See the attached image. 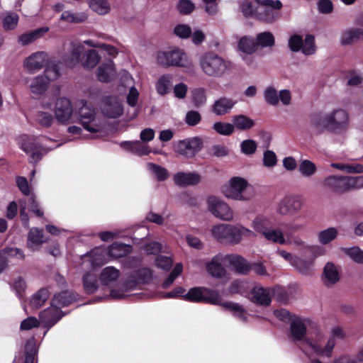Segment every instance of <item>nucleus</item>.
<instances>
[{"label": "nucleus", "instance_id": "nucleus-6", "mask_svg": "<svg viewBox=\"0 0 363 363\" xmlns=\"http://www.w3.org/2000/svg\"><path fill=\"white\" fill-rule=\"evenodd\" d=\"M80 108L77 111L79 123L87 131L90 133H98L102 129V123L97 116L96 111L88 102L82 99L79 101Z\"/></svg>", "mask_w": 363, "mask_h": 363}, {"label": "nucleus", "instance_id": "nucleus-26", "mask_svg": "<svg viewBox=\"0 0 363 363\" xmlns=\"http://www.w3.org/2000/svg\"><path fill=\"white\" fill-rule=\"evenodd\" d=\"M236 104V101L230 98L220 97L212 105V112L216 116L228 113Z\"/></svg>", "mask_w": 363, "mask_h": 363}, {"label": "nucleus", "instance_id": "nucleus-47", "mask_svg": "<svg viewBox=\"0 0 363 363\" xmlns=\"http://www.w3.org/2000/svg\"><path fill=\"white\" fill-rule=\"evenodd\" d=\"M89 7L100 15L108 13L111 9L107 0H88Z\"/></svg>", "mask_w": 363, "mask_h": 363}, {"label": "nucleus", "instance_id": "nucleus-33", "mask_svg": "<svg viewBox=\"0 0 363 363\" xmlns=\"http://www.w3.org/2000/svg\"><path fill=\"white\" fill-rule=\"evenodd\" d=\"M340 279L337 267L331 262H328L323 269V280L325 285L330 286L335 284Z\"/></svg>", "mask_w": 363, "mask_h": 363}, {"label": "nucleus", "instance_id": "nucleus-19", "mask_svg": "<svg viewBox=\"0 0 363 363\" xmlns=\"http://www.w3.org/2000/svg\"><path fill=\"white\" fill-rule=\"evenodd\" d=\"M73 113L71 101L66 97L57 99L55 104V116L57 121L66 123L69 121Z\"/></svg>", "mask_w": 363, "mask_h": 363}, {"label": "nucleus", "instance_id": "nucleus-28", "mask_svg": "<svg viewBox=\"0 0 363 363\" xmlns=\"http://www.w3.org/2000/svg\"><path fill=\"white\" fill-rule=\"evenodd\" d=\"M77 296L72 291H64L54 296L51 304L60 309L62 307L68 306L77 300Z\"/></svg>", "mask_w": 363, "mask_h": 363}, {"label": "nucleus", "instance_id": "nucleus-41", "mask_svg": "<svg viewBox=\"0 0 363 363\" xmlns=\"http://www.w3.org/2000/svg\"><path fill=\"white\" fill-rule=\"evenodd\" d=\"M234 128L240 130H246L255 125V121L245 115L240 114L234 116L232 118Z\"/></svg>", "mask_w": 363, "mask_h": 363}, {"label": "nucleus", "instance_id": "nucleus-32", "mask_svg": "<svg viewBox=\"0 0 363 363\" xmlns=\"http://www.w3.org/2000/svg\"><path fill=\"white\" fill-rule=\"evenodd\" d=\"M120 275V271L116 268L106 267L101 270L99 279L102 285L108 286L117 281Z\"/></svg>", "mask_w": 363, "mask_h": 363}, {"label": "nucleus", "instance_id": "nucleus-46", "mask_svg": "<svg viewBox=\"0 0 363 363\" xmlns=\"http://www.w3.org/2000/svg\"><path fill=\"white\" fill-rule=\"evenodd\" d=\"M83 285L87 294L94 293L98 288V280L96 274L86 273L83 277Z\"/></svg>", "mask_w": 363, "mask_h": 363}, {"label": "nucleus", "instance_id": "nucleus-44", "mask_svg": "<svg viewBox=\"0 0 363 363\" xmlns=\"http://www.w3.org/2000/svg\"><path fill=\"white\" fill-rule=\"evenodd\" d=\"M50 293L48 289H40L35 294L33 295L30 305L34 309L40 308L44 303L48 299Z\"/></svg>", "mask_w": 363, "mask_h": 363}, {"label": "nucleus", "instance_id": "nucleus-30", "mask_svg": "<svg viewBox=\"0 0 363 363\" xmlns=\"http://www.w3.org/2000/svg\"><path fill=\"white\" fill-rule=\"evenodd\" d=\"M174 180L177 185L189 186L199 184L201 177L199 174L194 172H178L174 175Z\"/></svg>", "mask_w": 363, "mask_h": 363}, {"label": "nucleus", "instance_id": "nucleus-15", "mask_svg": "<svg viewBox=\"0 0 363 363\" xmlns=\"http://www.w3.org/2000/svg\"><path fill=\"white\" fill-rule=\"evenodd\" d=\"M203 147V141L199 137L179 140L175 145V151L187 158L195 156Z\"/></svg>", "mask_w": 363, "mask_h": 363}, {"label": "nucleus", "instance_id": "nucleus-58", "mask_svg": "<svg viewBox=\"0 0 363 363\" xmlns=\"http://www.w3.org/2000/svg\"><path fill=\"white\" fill-rule=\"evenodd\" d=\"M203 289L200 287L191 289L187 294H185L184 298L193 302H202L203 296Z\"/></svg>", "mask_w": 363, "mask_h": 363}, {"label": "nucleus", "instance_id": "nucleus-17", "mask_svg": "<svg viewBox=\"0 0 363 363\" xmlns=\"http://www.w3.org/2000/svg\"><path fill=\"white\" fill-rule=\"evenodd\" d=\"M302 207L301 199L298 196H286L279 201L277 211L283 216L296 213Z\"/></svg>", "mask_w": 363, "mask_h": 363}, {"label": "nucleus", "instance_id": "nucleus-8", "mask_svg": "<svg viewBox=\"0 0 363 363\" xmlns=\"http://www.w3.org/2000/svg\"><path fill=\"white\" fill-rule=\"evenodd\" d=\"M152 278V272L147 268H140L133 271L123 285V291L112 289L110 296L116 299H121L125 296V292L133 290L138 285L147 283Z\"/></svg>", "mask_w": 363, "mask_h": 363}, {"label": "nucleus", "instance_id": "nucleus-3", "mask_svg": "<svg viewBox=\"0 0 363 363\" xmlns=\"http://www.w3.org/2000/svg\"><path fill=\"white\" fill-rule=\"evenodd\" d=\"M212 236L218 242H228L233 245L238 244L242 238H253L255 233L252 230L240 224L230 225L220 223L213 226Z\"/></svg>", "mask_w": 363, "mask_h": 363}, {"label": "nucleus", "instance_id": "nucleus-64", "mask_svg": "<svg viewBox=\"0 0 363 363\" xmlns=\"http://www.w3.org/2000/svg\"><path fill=\"white\" fill-rule=\"evenodd\" d=\"M173 264L172 258L166 255H160L155 259V264L163 270H169Z\"/></svg>", "mask_w": 363, "mask_h": 363}, {"label": "nucleus", "instance_id": "nucleus-37", "mask_svg": "<svg viewBox=\"0 0 363 363\" xmlns=\"http://www.w3.org/2000/svg\"><path fill=\"white\" fill-rule=\"evenodd\" d=\"M363 39L362 28H352L342 33L341 43L342 45H350Z\"/></svg>", "mask_w": 363, "mask_h": 363}, {"label": "nucleus", "instance_id": "nucleus-12", "mask_svg": "<svg viewBox=\"0 0 363 363\" xmlns=\"http://www.w3.org/2000/svg\"><path fill=\"white\" fill-rule=\"evenodd\" d=\"M223 192L226 197L238 201L250 200L254 195L247 181L241 177L232 178L229 186L223 187Z\"/></svg>", "mask_w": 363, "mask_h": 363}, {"label": "nucleus", "instance_id": "nucleus-45", "mask_svg": "<svg viewBox=\"0 0 363 363\" xmlns=\"http://www.w3.org/2000/svg\"><path fill=\"white\" fill-rule=\"evenodd\" d=\"M172 77L170 74H164L158 79L155 87L160 95L164 96L168 93L172 86Z\"/></svg>", "mask_w": 363, "mask_h": 363}, {"label": "nucleus", "instance_id": "nucleus-7", "mask_svg": "<svg viewBox=\"0 0 363 363\" xmlns=\"http://www.w3.org/2000/svg\"><path fill=\"white\" fill-rule=\"evenodd\" d=\"M274 223L271 217L259 215L252 220V227L255 232L262 235L267 240L275 242H284V233L274 229Z\"/></svg>", "mask_w": 363, "mask_h": 363}, {"label": "nucleus", "instance_id": "nucleus-54", "mask_svg": "<svg viewBox=\"0 0 363 363\" xmlns=\"http://www.w3.org/2000/svg\"><path fill=\"white\" fill-rule=\"evenodd\" d=\"M206 94L203 88H197L192 91V101L196 107L203 106L206 103Z\"/></svg>", "mask_w": 363, "mask_h": 363}, {"label": "nucleus", "instance_id": "nucleus-61", "mask_svg": "<svg viewBox=\"0 0 363 363\" xmlns=\"http://www.w3.org/2000/svg\"><path fill=\"white\" fill-rule=\"evenodd\" d=\"M264 98L266 102L272 106H276L279 103V96L277 90L272 86H268L264 92Z\"/></svg>", "mask_w": 363, "mask_h": 363}, {"label": "nucleus", "instance_id": "nucleus-51", "mask_svg": "<svg viewBox=\"0 0 363 363\" xmlns=\"http://www.w3.org/2000/svg\"><path fill=\"white\" fill-rule=\"evenodd\" d=\"M147 168L152 174L155 175L158 181H164L168 177L167 170L160 165L149 162L147 164Z\"/></svg>", "mask_w": 363, "mask_h": 363}, {"label": "nucleus", "instance_id": "nucleus-24", "mask_svg": "<svg viewBox=\"0 0 363 363\" xmlns=\"http://www.w3.org/2000/svg\"><path fill=\"white\" fill-rule=\"evenodd\" d=\"M116 77L114 63L111 60H106L97 69V78L100 82H109Z\"/></svg>", "mask_w": 363, "mask_h": 363}, {"label": "nucleus", "instance_id": "nucleus-35", "mask_svg": "<svg viewBox=\"0 0 363 363\" xmlns=\"http://www.w3.org/2000/svg\"><path fill=\"white\" fill-rule=\"evenodd\" d=\"M14 257L18 259H23L24 255L21 249L15 247L5 248L0 252V273L3 272L6 266L7 257Z\"/></svg>", "mask_w": 363, "mask_h": 363}, {"label": "nucleus", "instance_id": "nucleus-16", "mask_svg": "<svg viewBox=\"0 0 363 363\" xmlns=\"http://www.w3.org/2000/svg\"><path fill=\"white\" fill-rule=\"evenodd\" d=\"M102 114L109 118H116L123 113V107L116 96H108L103 99L101 105Z\"/></svg>", "mask_w": 363, "mask_h": 363}, {"label": "nucleus", "instance_id": "nucleus-23", "mask_svg": "<svg viewBox=\"0 0 363 363\" xmlns=\"http://www.w3.org/2000/svg\"><path fill=\"white\" fill-rule=\"evenodd\" d=\"M272 292L270 288L255 286L251 291V301L259 305L268 306L272 301Z\"/></svg>", "mask_w": 363, "mask_h": 363}, {"label": "nucleus", "instance_id": "nucleus-59", "mask_svg": "<svg viewBox=\"0 0 363 363\" xmlns=\"http://www.w3.org/2000/svg\"><path fill=\"white\" fill-rule=\"evenodd\" d=\"M40 75L45 77V79H47L50 84L51 82L57 80L60 77V72L57 65H49L45 68L43 74Z\"/></svg>", "mask_w": 363, "mask_h": 363}, {"label": "nucleus", "instance_id": "nucleus-43", "mask_svg": "<svg viewBox=\"0 0 363 363\" xmlns=\"http://www.w3.org/2000/svg\"><path fill=\"white\" fill-rule=\"evenodd\" d=\"M101 57L95 50H89L84 53L81 61L83 67L94 68L100 61Z\"/></svg>", "mask_w": 363, "mask_h": 363}, {"label": "nucleus", "instance_id": "nucleus-63", "mask_svg": "<svg viewBox=\"0 0 363 363\" xmlns=\"http://www.w3.org/2000/svg\"><path fill=\"white\" fill-rule=\"evenodd\" d=\"M240 8L245 17H254L256 18L257 7L255 8L251 1L247 0L243 1L240 5Z\"/></svg>", "mask_w": 363, "mask_h": 363}, {"label": "nucleus", "instance_id": "nucleus-4", "mask_svg": "<svg viewBox=\"0 0 363 363\" xmlns=\"http://www.w3.org/2000/svg\"><path fill=\"white\" fill-rule=\"evenodd\" d=\"M199 65L206 76L221 78L228 73L231 64L213 52H206L200 55Z\"/></svg>", "mask_w": 363, "mask_h": 363}, {"label": "nucleus", "instance_id": "nucleus-52", "mask_svg": "<svg viewBox=\"0 0 363 363\" xmlns=\"http://www.w3.org/2000/svg\"><path fill=\"white\" fill-rule=\"evenodd\" d=\"M26 357L23 363H33L37 348L34 338L28 340L25 346Z\"/></svg>", "mask_w": 363, "mask_h": 363}, {"label": "nucleus", "instance_id": "nucleus-25", "mask_svg": "<svg viewBox=\"0 0 363 363\" xmlns=\"http://www.w3.org/2000/svg\"><path fill=\"white\" fill-rule=\"evenodd\" d=\"M62 317V311L51 304L50 308L40 313V320L47 326L51 327L57 323Z\"/></svg>", "mask_w": 363, "mask_h": 363}, {"label": "nucleus", "instance_id": "nucleus-48", "mask_svg": "<svg viewBox=\"0 0 363 363\" xmlns=\"http://www.w3.org/2000/svg\"><path fill=\"white\" fill-rule=\"evenodd\" d=\"M43 230L33 228L30 229L28 237V246L33 249L34 245H40L43 242Z\"/></svg>", "mask_w": 363, "mask_h": 363}, {"label": "nucleus", "instance_id": "nucleus-11", "mask_svg": "<svg viewBox=\"0 0 363 363\" xmlns=\"http://www.w3.org/2000/svg\"><path fill=\"white\" fill-rule=\"evenodd\" d=\"M38 138L23 135L19 138L20 147L30 155V162L37 163L52 147H45Z\"/></svg>", "mask_w": 363, "mask_h": 363}, {"label": "nucleus", "instance_id": "nucleus-39", "mask_svg": "<svg viewBox=\"0 0 363 363\" xmlns=\"http://www.w3.org/2000/svg\"><path fill=\"white\" fill-rule=\"evenodd\" d=\"M1 18L3 28L6 31L14 30L17 27L19 21L18 15L14 12L3 13Z\"/></svg>", "mask_w": 363, "mask_h": 363}, {"label": "nucleus", "instance_id": "nucleus-53", "mask_svg": "<svg viewBox=\"0 0 363 363\" xmlns=\"http://www.w3.org/2000/svg\"><path fill=\"white\" fill-rule=\"evenodd\" d=\"M337 235V230L335 228H329L318 233V240L323 245H326L333 241Z\"/></svg>", "mask_w": 363, "mask_h": 363}, {"label": "nucleus", "instance_id": "nucleus-42", "mask_svg": "<svg viewBox=\"0 0 363 363\" xmlns=\"http://www.w3.org/2000/svg\"><path fill=\"white\" fill-rule=\"evenodd\" d=\"M107 255V250L104 248L96 247L92 250L89 255L91 266L94 267L104 264Z\"/></svg>", "mask_w": 363, "mask_h": 363}, {"label": "nucleus", "instance_id": "nucleus-2", "mask_svg": "<svg viewBox=\"0 0 363 363\" xmlns=\"http://www.w3.org/2000/svg\"><path fill=\"white\" fill-rule=\"evenodd\" d=\"M311 130L313 134H320L327 130L340 133L347 129L348 114L341 108L334 110L324 116H314L311 120Z\"/></svg>", "mask_w": 363, "mask_h": 363}, {"label": "nucleus", "instance_id": "nucleus-13", "mask_svg": "<svg viewBox=\"0 0 363 363\" xmlns=\"http://www.w3.org/2000/svg\"><path fill=\"white\" fill-rule=\"evenodd\" d=\"M203 301L213 305H220L222 307L231 311L234 315L240 320L245 322L246 316L244 313V309L242 306L233 302H222L221 297L218 291L208 289L206 288L203 289Z\"/></svg>", "mask_w": 363, "mask_h": 363}, {"label": "nucleus", "instance_id": "nucleus-22", "mask_svg": "<svg viewBox=\"0 0 363 363\" xmlns=\"http://www.w3.org/2000/svg\"><path fill=\"white\" fill-rule=\"evenodd\" d=\"M226 266L232 267L237 273L246 274L251 270L250 264L242 257L238 255H225Z\"/></svg>", "mask_w": 363, "mask_h": 363}, {"label": "nucleus", "instance_id": "nucleus-29", "mask_svg": "<svg viewBox=\"0 0 363 363\" xmlns=\"http://www.w3.org/2000/svg\"><path fill=\"white\" fill-rule=\"evenodd\" d=\"M49 30L48 27H42L34 30L24 33L18 37V43L24 46L29 45L36 40L40 38L43 34Z\"/></svg>", "mask_w": 363, "mask_h": 363}, {"label": "nucleus", "instance_id": "nucleus-18", "mask_svg": "<svg viewBox=\"0 0 363 363\" xmlns=\"http://www.w3.org/2000/svg\"><path fill=\"white\" fill-rule=\"evenodd\" d=\"M48 61V55L43 51L32 53L23 62V67L29 74H34L42 69Z\"/></svg>", "mask_w": 363, "mask_h": 363}, {"label": "nucleus", "instance_id": "nucleus-56", "mask_svg": "<svg viewBox=\"0 0 363 363\" xmlns=\"http://www.w3.org/2000/svg\"><path fill=\"white\" fill-rule=\"evenodd\" d=\"M301 51L306 55H311L315 53V38L313 35H308L306 36L305 40H303Z\"/></svg>", "mask_w": 363, "mask_h": 363}, {"label": "nucleus", "instance_id": "nucleus-38", "mask_svg": "<svg viewBox=\"0 0 363 363\" xmlns=\"http://www.w3.org/2000/svg\"><path fill=\"white\" fill-rule=\"evenodd\" d=\"M238 47L240 51L247 55H252L258 48L256 40L253 38L248 36L241 38L238 42Z\"/></svg>", "mask_w": 363, "mask_h": 363}, {"label": "nucleus", "instance_id": "nucleus-57", "mask_svg": "<svg viewBox=\"0 0 363 363\" xmlns=\"http://www.w3.org/2000/svg\"><path fill=\"white\" fill-rule=\"evenodd\" d=\"M344 252L348 255L354 262L363 263V250L358 247L344 248Z\"/></svg>", "mask_w": 363, "mask_h": 363}, {"label": "nucleus", "instance_id": "nucleus-34", "mask_svg": "<svg viewBox=\"0 0 363 363\" xmlns=\"http://www.w3.org/2000/svg\"><path fill=\"white\" fill-rule=\"evenodd\" d=\"M292 267L303 275H311L313 270V259H306L296 256Z\"/></svg>", "mask_w": 363, "mask_h": 363}, {"label": "nucleus", "instance_id": "nucleus-1", "mask_svg": "<svg viewBox=\"0 0 363 363\" xmlns=\"http://www.w3.org/2000/svg\"><path fill=\"white\" fill-rule=\"evenodd\" d=\"M290 336L302 352L308 357L311 363H323L312 354L330 357L337 340H342L345 334L340 327L332 329L324 346L322 341L324 334L319 326L309 319L295 317L291 320Z\"/></svg>", "mask_w": 363, "mask_h": 363}, {"label": "nucleus", "instance_id": "nucleus-31", "mask_svg": "<svg viewBox=\"0 0 363 363\" xmlns=\"http://www.w3.org/2000/svg\"><path fill=\"white\" fill-rule=\"evenodd\" d=\"M132 249L130 245L114 242L107 248V253L110 257L116 259L127 256L131 252Z\"/></svg>", "mask_w": 363, "mask_h": 363}, {"label": "nucleus", "instance_id": "nucleus-36", "mask_svg": "<svg viewBox=\"0 0 363 363\" xmlns=\"http://www.w3.org/2000/svg\"><path fill=\"white\" fill-rule=\"evenodd\" d=\"M49 87L48 81L45 77L40 74L33 78L30 83V89L33 94L41 95L45 93Z\"/></svg>", "mask_w": 363, "mask_h": 363}, {"label": "nucleus", "instance_id": "nucleus-27", "mask_svg": "<svg viewBox=\"0 0 363 363\" xmlns=\"http://www.w3.org/2000/svg\"><path fill=\"white\" fill-rule=\"evenodd\" d=\"M121 147L139 156L147 155L152 151L148 145L139 140L122 142Z\"/></svg>", "mask_w": 363, "mask_h": 363}, {"label": "nucleus", "instance_id": "nucleus-55", "mask_svg": "<svg viewBox=\"0 0 363 363\" xmlns=\"http://www.w3.org/2000/svg\"><path fill=\"white\" fill-rule=\"evenodd\" d=\"M35 119L37 123L45 128L51 126L54 121L52 115L45 111H38Z\"/></svg>", "mask_w": 363, "mask_h": 363}, {"label": "nucleus", "instance_id": "nucleus-20", "mask_svg": "<svg viewBox=\"0 0 363 363\" xmlns=\"http://www.w3.org/2000/svg\"><path fill=\"white\" fill-rule=\"evenodd\" d=\"M84 51V47L78 41L69 43L68 52L63 57V61L68 67H73L81 62V56Z\"/></svg>", "mask_w": 363, "mask_h": 363}, {"label": "nucleus", "instance_id": "nucleus-14", "mask_svg": "<svg viewBox=\"0 0 363 363\" xmlns=\"http://www.w3.org/2000/svg\"><path fill=\"white\" fill-rule=\"evenodd\" d=\"M207 206L209 212L215 217L225 221H230L233 219L234 213L231 208L218 197L208 196Z\"/></svg>", "mask_w": 363, "mask_h": 363}, {"label": "nucleus", "instance_id": "nucleus-62", "mask_svg": "<svg viewBox=\"0 0 363 363\" xmlns=\"http://www.w3.org/2000/svg\"><path fill=\"white\" fill-rule=\"evenodd\" d=\"M213 129L220 135H230L234 131V126L228 123L216 122L213 124Z\"/></svg>", "mask_w": 363, "mask_h": 363}, {"label": "nucleus", "instance_id": "nucleus-21", "mask_svg": "<svg viewBox=\"0 0 363 363\" xmlns=\"http://www.w3.org/2000/svg\"><path fill=\"white\" fill-rule=\"evenodd\" d=\"M222 264L226 265L225 255L218 253L206 263V269L212 277L222 278L225 277L226 272Z\"/></svg>", "mask_w": 363, "mask_h": 363}, {"label": "nucleus", "instance_id": "nucleus-50", "mask_svg": "<svg viewBox=\"0 0 363 363\" xmlns=\"http://www.w3.org/2000/svg\"><path fill=\"white\" fill-rule=\"evenodd\" d=\"M256 43L257 47L262 48L272 47L274 45V35L270 32H262L259 33L256 38Z\"/></svg>", "mask_w": 363, "mask_h": 363}, {"label": "nucleus", "instance_id": "nucleus-60", "mask_svg": "<svg viewBox=\"0 0 363 363\" xmlns=\"http://www.w3.org/2000/svg\"><path fill=\"white\" fill-rule=\"evenodd\" d=\"M277 244L279 245H294L296 249H303V250H311V247L306 245L300 238L298 237H294L291 238H289L288 237V239H286L284 236V242H276Z\"/></svg>", "mask_w": 363, "mask_h": 363}, {"label": "nucleus", "instance_id": "nucleus-49", "mask_svg": "<svg viewBox=\"0 0 363 363\" xmlns=\"http://www.w3.org/2000/svg\"><path fill=\"white\" fill-rule=\"evenodd\" d=\"M316 170L315 164L308 160H302L298 166L300 174L305 177H311L316 172Z\"/></svg>", "mask_w": 363, "mask_h": 363}, {"label": "nucleus", "instance_id": "nucleus-40", "mask_svg": "<svg viewBox=\"0 0 363 363\" xmlns=\"http://www.w3.org/2000/svg\"><path fill=\"white\" fill-rule=\"evenodd\" d=\"M60 19L69 23H81L87 19V15L84 12L74 13L68 10L62 12Z\"/></svg>", "mask_w": 363, "mask_h": 363}, {"label": "nucleus", "instance_id": "nucleus-5", "mask_svg": "<svg viewBox=\"0 0 363 363\" xmlns=\"http://www.w3.org/2000/svg\"><path fill=\"white\" fill-rule=\"evenodd\" d=\"M323 185L333 193L342 194L363 188V176L330 175L324 179Z\"/></svg>", "mask_w": 363, "mask_h": 363}, {"label": "nucleus", "instance_id": "nucleus-9", "mask_svg": "<svg viewBox=\"0 0 363 363\" xmlns=\"http://www.w3.org/2000/svg\"><path fill=\"white\" fill-rule=\"evenodd\" d=\"M257 4L256 18L267 23H272L280 16V10L283 4L279 0H255Z\"/></svg>", "mask_w": 363, "mask_h": 363}, {"label": "nucleus", "instance_id": "nucleus-10", "mask_svg": "<svg viewBox=\"0 0 363 363\" xmlns=\"http://www.w3.org/2000/svg\"><path fill=\"white\" fill-rule=\"evenodd\" d=\"M157 63L163 67H190L191 62L182 49L174 48L167 51H160L157 55Z\"/></svg>", "mask_w": 363, "mask_h": 363}]
</instances>
